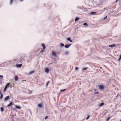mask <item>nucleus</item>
Here are the masks:
<instances>
[{
  "instance_id": "nucleus-1",
  "label": "nucleus",
  "mask_w": 121,
  "mask_h": 121,
  "mask_svg": "<svg viewBox=\"0 0 121 121\" xmlns=\"http://www.w3.org/2000/svg\"><path fill=\"white\" fill-rule=\"evenodd\" d=\"M10 86V83H8L7 84L6 86L4 87L3 91L4 92H5L6 91L7 88L8 87H9V86Z\"/></svg>"
},
{
  "instance_id": "nucleus-2",
  "label": "nucleus",
  "mask_w": 121,
  "mask_h": 121,
  "mask_svg": "<svg viewBox=\"0 0 121 121\" xmlns=\"http://www.w3.org/2000/svg\"><path fill=\"white\" fill-rule=\"evenodd\" d=\"M99 88L101 90H104V87L103 85H99Z\"/></svg>"
},
{
  "instance_id": "nucleus-3",
  "label": "nucleus",
  "mask_w": 121,
  "mask_h": 121,
  "mask_svg": "<svg viewBox=\"0 0 121 121\" xmlns=\"http://www.w3.org/2000/svg\"><path fill=\"white\" fill-rule=\"evenodd\" d=\"M9 65L8 61H7L6 62H4L2 64V66H7Z\"/></svg>"
},
{
  "instance_id": "nucleus-4",
  "label": "nucleus",
  "mask_w": 121,
  "mask_h": 121,
  "mask_svg": "<svg viewBox=\"0 0 121 121\" xmlns=\"http://www.w3.org/2000/svg\"><path fill=\"white\" fill-rule=\"evenodd\" d=\"M52 56H54L55 57H56L57 56L56 53L55 52V51H52Z\"/></svg>"
},
{
  "instance_id": "nucleus-5",
  "label": "nucleus",
  "mask_w": 121,
  "mask_h": 121,
  "mask_svg": "<svg viewBox=\"0 0 121 121\" xmlns=\"http://www.w3.org/2000/svg\"><path fill=\"white\" fill-rule=\"evenodd\" d=\"M22 64H17L16 65V66L17 68H21L22 66Z\"/></svg>"
},
{
  "instance_id": "nucleus-6",
  "label": "nucleus",
  "mask_w": 121,
  "mask_h": 121,
  "mask_svg": "<svg viewBox=\"0 0 121 121\" xmlns=\"http://www.w3.org/2000/svg\"><path fill=\"white\" fill-rule=\"evenodd\" d=\"M71 45V44H65V47L66 48H68Z\"/></svg>"
},
{
  "instance_id": "nucleus-7",
  "label": "nucleus",
  "mask_w": 121,
  "mask_h": 121,
  "mask_svg": "<svg viewBox=\"0 0 121 121\" xmlns=\"http://www.w3.org/2000/svg\"><path fill=\"white\" fill-rule=\"evenodd\" d=\"M45 72L47 73H48L49 71V69L47 68H46L45 69Z\"/></svg>"
},
{
  "instance_id": "nucleus-8",
  "label": "nucleus",
  "mask_w": 121,
  "mask_h": 121,
  "mask_svg": "<svg viewBox=\"0 0 121 121\" xmlns=\"http://www.w3.org/2000/svg\"><path fill=\"white\" fill-rule=\"evenodd\" d=\"M10 98L9 96H8L6 97L4 99V100L5 101H6L8 100Z\"/></svg>"
},
{
  "instance_id": "nucleus-9",
  "label": "nucleus",
  "mask_w": 121,
  "mask_h": 121,
  "mask_svg": "<svg viewBox=\"0 0 121 121\" xmlns=\"http://www.w3.org/2000/svg\"><path fill=\"white\" fill-rule=\"evenodd\" d=\"M116 46V44H115L110 45H109V47L111 48L114 47Z\"/></svg>"
},
{
  "instance_id": "nucleus-10",
  "label": "nucleus",
  "mask_w": 121,
  "mask_h": 121,
  "mask_svg": "<svg viewBox=\"0 0 121 121\" xmlns=\"http://www.w3.org/2000/svg\"><path fill=\"white\" fill-rule=\"evenodd\" d=\"M14 80L15 81H17L18 80V78L17 75H15L14 77Z\"/></svg>"
},
{
  "instance_id": "nucleus-11",
  "label": "nucleus",
  "mask_w": 121,
  "mask_h": 121,
  "mask_svg": "<svg viewBox=\"0 0 121 121\" xmlns=\"http://www.w3.org/2000/svg\"><path fill=\"white\" fill-rule=\"evenodd\" d=\"M41 45L43 48V49H45L46 48L45 45L44 44L42 43L41 44Z\"/></svg>"
},
{
  "instance_id": "nucleus-12",
  "label": "nucleus",
  "mask_w": 121,
  "mask_h": 121,
  "mask_svg": "<svg viewBox=\"0 0 121 121\" xmlns=\"http://www.w3.org/2000/svg\"><path fill=\"white\" fill-rule=\"evenodd\" d=\"M0 99H2L3 97V95L1 92H0Z\"/></svg>"
},
{
  "instance_id": "nucleus-13",
  "label": "nucleus",
  "mask_w": 121,
  "mask_h": 121,
  "mask_svg": "<svg viewBox=\"0 0 121 121\" xmlns=\"http://www.w3.org/2000/svg\"><path fill=\"white\" fill-rule=\"evenodd\" d=\"M67 40L68 41H69L71 42H73V41L71 39V38L70 37L67 38Z\"/></svg>"
},
{
  "instance_id": "nucleus-14",
  "label": "nucleus",
  "mask_w": 121,
  "mask_h": 121,
  "mask_svg": "<svg viewBox=\"0 0 121 121\" xmlns=\"http://www.w3.org/2000/svg\"><path fill=\"white\" fill-rule=\"evenodd\" d=\"M13 104V102H10V103L7 106L8 107H9L11 106Z\"/></svg>"
},
{
  "instance_id": "nucleus-15",
  "label": "nucleus",
  "mask_w": 121,
  "mask_h": 121,
  "mask_svg": "<svg viewBox=\"0 0 121 121\" xmlns=\"http://www.w3.org/2000/svg\"><path fill=\"white\" fill-rule=\"evenodd\" d=\"M104 104V103H101L100 104H99V105L98 106L99 107H101L103 106Z\"/></svg>"
},
{
  "instance_id": "nucleus-16",
  "label": "nucleus",
  "mask_w": 121,
  "mask_h": 121,
  "mask_svg": "<svg viewBox=\"0 0 121 121\" xmlns=\"http://www.w3.org/2000/svg\"><path fill=\"white\" fill-rule=\"evenodd\" d=\"M60 47H62L64 46H65V45L64 43H60Z\"/></svg>"
},
{
  "instance_id": "nucleus-17",
  "label": "nucleus",
  "mask_w": 121,
  "mask_h": 121,
  "mask_svg": "<svg viewBox=\"0 0 121 121\" xmlns=\"http://www.w3.org/2000/svg\"><path fill=\"white\" fill-rule=\"evenodd\" d=\"M38 106L39 108H41L42 106V104H40V103L39 104H38Z\"/></svg>"
},
{
  "instance_id": "nucleus-18",
  "label": "nucleus",
  "mask_w": 121,
  "mask_h": 121,
  "mask_svg": "<svg viewBox=\"0 0 121 121\" xmlns=\"http://www.w3.org/2000/svg\"><path fill=\"white\" fill-rule=\"evenodd\" d=\"M29 59H28L27 60V63H29L30 62V61L31 60V57H29Z\"/></svg>"
},
{
  "instance_id": "nucleus-19",
  "label": "nucleus",
  "mask_w": 121,
  "mask_h": 121,
  "mask_svg": "<svg viewBox=\"0 0 121 121\" xmlns=\"http://www.w3.org/2000/svg\"><path fill=\"white\" fill-rule=\"evenodd\" d=\"M96 13V12H92L90 13L91 15H93L95 14Z\"/></svg>"
},
{
  "instance_id": "nucleus-20",
  "label": "nucleus",
  "mask_w": 121,
  "mask_h": 121,
  "mask_svg": "<svg viewBox=\"0 0 121 121\" xmlns=\"http://www.w3.org/2000/svg\"><path fill=\"white\" fill-rule=\"evenodd\" d=\"M17 109H20L21 108V107L18 106H16L15 107Z\"/></svg>"
},
{
  "instance_id": "nucleus-21",
  "label": "nucleus",
  "mask_w": 121,
  "mask_h": 121,
  "mask_svg": "<svg viewBox=\"0 0 121 121\" xmlns=\"http://www.w3.org/2000/svg\"><path fill=\"white\" fill-rule=\"evenodd\" d=\"M79 18H80L79 17H76V18H75V22H76V21H78V20H79Z\"/></svg>"
},
{
  "instance_id": "nucleus-22",
  "label": "nucleus",
  "mask_w": 121,
  "mask_h": 121,
  "mask_svg": "<svg viewBox=\"0 0 121 121\" xmlns=\"http://www.w3.org/2000/svg\"><path fill=\"white\" fill-rule=\"evenodd\" d=\"M69 53V52L68 51H66L64 53V54L65 55H67Z\"/></svg>"
},
{
  "instance_id": "nucleus-23",
  "label": "nucleus",
  "mask_w": 121,
  "mask_h": 121,
  "mask_svg": "<svg viewBox=\"0 0 121 121\" xmlns=\"http://www.w3.org/2000/svg\"><path fill=\"white\" fill-rule=\"evenodd\" d=\"M0 111L1 112H3L4 111V109L3 107H1L0 108Z\"/></svg>"
},
{
  "instance_id": "nucleus-24",
  "label": "nucleus",
  "mask_w": 121,
  "mask_h": 121,
  "mask_svg": "<svg viewBox=\"0 0 121 121\" xmlns=\"http://www.w3.org/2000/svg\"><path fill=\"white\" fill-rule=\"evenodd\" d=\"M8 63H9V65L10 64H11L13 62V61L12 60H10L9 61H8Z\"/></svg>"
},
{
  "instance_id": "nucleus-25",
  "label": "nucleus",
  "mask_w": 121,
  "mask_h": 121,
  "mask_svg": "<svg viewBox=\"0 0 121 121\" xmlns=\"http://www.w3.org/2000/svg\"><path fill=\"white\" fill-rule=\"evenodd\" d=\"M44 52V50L43 49H41V50L40 52V53H43Z\"/></svg>"
},
{
  "instance_id": "nucleus-26",
  "label": "nucleus",
  "mask_w": 121,
  "mask_h": 121,
  "mask_svg": "<svg viewBox=\"0 0 121 121\" xmlns=\"http://www.w3.org/2000/svg\"><path fill=\"white\" fill-rule=\"evenodd\" d=\"M34 71L33 70V71H31L30 72L29 74H31L33 73H34Z\"/></svg>"
},
{
  "instance_id": "nucleus-27",
  "label": "nucleus",
  "mask_w": 121,
  "mask_h": 121,
  "mask_svg": "<svg viewBox=\"0 0 121 121\" xmlns=\"http://www.w3.org/2000/svg\"><path fill=\"white\" fill-rule=\"evenodd\" d=\"M121 59V54H120L119 55V59L118 60V61H120Z\"/></svg>"
},
{
  "instance_id": "nucleus-28",
  "label": "nucleus",
  "mask_w": 121,
  "mask_h": 121,
  "mask_svg": "<svg viewBox=\"0 0 121 121\" xmlns=\"http://www.w3.org/2000/svg\"><path fill=\"white\" fill-rule=\"evenodd\" d=\"M83 25H84V26H88V24L86 22H85L83 24Z\"/></svg>"
},
{
  "instance_id": "nucleus-29",
  "label": "nucleus",
  "mask_w": 121,
  "mask_h": 121,
  "mask_svg": "<svg viewBox=\"0 0 121 121\" xmlns=\"http://www.w3.org/2000/svg\"><path fill=\"white\" fill-rule=\"evenodd\" d=\"M22 61V62L25 61V59L23 58H21L20 59Z\"/></svg>"
},
{
  "instance_id": "nucleus-30",
  "label": "nucleus",
  "mask_w": 121,
  "mask_h": 121,
  "mask_svg": "<svg viewBox=\"0 0 121 121\" xmlns=\"http://www.w3.org/2000/svg\"><path fill=\"white\" fill-rule=\"evenodd\" d=\"M87 69V67H85L83 68L82 69V70L83 71L85 70H86Z\"/></svg>"
},
{
  "instance_id": "nucleus-31",
  "label": "nucleus",
  "mask_w": 121,
  "mask_h": 121,
  "mask_svg": "<svg viewBox=\"0 0 121 121\" xmlns=\"http://www.w3.org/2000/svg\"><path fill=\"white\" fill-rule=\"evenodd\" d=\"M28 93L29 94H31L32 92V91H30L29 90H28Z\"/></svg>"
},
{
  "instance_id": "nucleus-32",
  "label": "nucleus",
  "mask_w": 121,
  "mask_h": 121,
  "mask_svg": "<svg viewBox=\"0 0 121 121\" xmlns=\"http://www.w3.org/2000/svg\"><path fill=\"white\" fill-rule=\"evenodd\" d=\"M90 115L88 116H87V117L86 118V120H87L88 119L90 118Z\"/></svg>"
},
{
  "instance_id": "nucleus-33",
  "label": "nucleus",
  "mask_w": 121,
  "mask_h": 121,
  "mask_svg": "<svg viewBox=\"0 0 121 121\" xmlns=\"http://www.w3.org/2000/svg\"><path fill=\"white\" fill-rule=\"evenodd\" d=\"M66 90V89H64L61 90H60V92H63V91H65Z\"/></svg>"
},
{
  "instance_id": "nucleus-34",
  "label": "nucleus",
  "mask_w": 121,
  "mask_h": 121,
  "mask_svg": "<svg viewBox=\"0 0 121 121\" xmlns=\"http://www.w3.org/2000/svg\"><path fill=\"white\" fill-rule=\"evenodd\" d=\"M110 117H108L106 119L107 121H109L110 119Z\"/></svg>"
},
{
  "instance_id": "nucleus-35",
  "label": "nucleus",
  "mask_w": 121,
  "mask_h": 121,
  "mask_svg": "<svg viewBox=\"0 0 121 121\" xmlns=\"http://www.w3.org/2000/svg\"><path fill=\"white\" fill-rule=\"evenodd\" d=\"M49 81H48V82H47L46 84L47 86H48V85L49 83Z\"/></svg>"
},
{
  "instance_id": "nucleus-36",
  "label": "nucleus",
  "mask_w": 121,
  "mask_h": 121,
  "mask_svg": "<svg viewBox=\"0 0 121 121\" xmlns=\"http://www.w3.org/2000/svg\"><path fill=\"white\" fill-rule=\"evenodd\" d=\"M3 76L2 75H0V78L3 79Z\"/></svg>"
},
{
  "instance_id": "nucleus-37",
  "label": "nucleus",
  "mask_w": 121,
  "mask_h": 121,
  "mask_svg": "<svg viewBox=\"0 0 121 121\" xmlns=\"http://www.w3.org/2000/svg\"><path fill=\"white\" fill-rule=\"evenodd\" d=\"M3 79L0 78V83H1L2 82Z\"/></svg>"
},
{
  "instance_id": "nucleus-38",
  "label": "nucleus",
  "mask_w": 121,
  "mask_h": 121,
  "mask_svg": "<svg viewBox=\"0 0 121 121\" xmlns=\"http://www.w3.org/2000/svg\"><path fill=\"white\" fill-rule=\"evenodd\" d=\"M13 0H10V4H11L13 2Z\"/></svg>"
},
{
  "instance_id": "nucleus-39",
  "label": "nucleus",
  "mask_w": 121,
  "mask_h": 121,
  "mask_svg": "<svg viewBox=\"0 0 121 121\" xmlns=\"http://www.w3.org/2000/svg\"><path fill=\"white\" fill-rule=\"evenodd\" d=\"M54 112L56 114L58 113V111L56 110H55L54 111Z\"/></svg>"
},
{
  "instance_id": "nucleus-40",
  "label": "nucleus",
  "mask_w": 121,
  "mask_h": 121,
  "mask_svg": "<svg viewBox=\"0 0 121 121\" xmlns=\"http://www.w3.org/2000/svg\"><path fill=\"white\" fill-rule=\"evenodd\" d=\"M107 18V16H106L104 18L103 20H105Z\"/></svg>"
},
{
  "instance_id": "nucleus-41",
  "label": "nucleus",
  "mask_w": 121,
  "mask_h": 121,
  "mask_svg": "<svg viewBox=\"0 0 121 121\" xmlns=\"http://www.w3.org/2000/svg\"><path fill=\"white\" fill-rule=\"evenodd\" d=\"M19 62L20 63H22V61L20 59L19 60Z\"/></svg>"
},
{
  "instance_id": "nucleus-42",
  "label": "nucleus",
  "mask_w": 121,
  "mask_h": 121,
  "mask_svg": "<svg viewBox=\"0 0 121 121\" xmlns=\"http://www.w3.org/2000/svg\"><path fill=\"white\" fill-rule=\"evenodd\" d=\"M84 11H87V8H86L84 9Z\"/></svg>"
},
{
  "instance_id": "nucleus-43",
  "label": "nucleus",
  "mask_w": 121,
  "mask_h": 121,
  "mask_svg": "<svg viewBox=\"0 0 121 121\" xmlns=\"http://www.w3.org/2000/svg\"><path fill=\"white\" fill-rule=\"evenodd\" d=\"M78 69V68L77 67H76L75 69L76 70H77Z\"/></svg>"
},
{
  "instance_id": "nucleus-44",
  "label": "nucleus",
  "mask_w": 121,
  "mask_h": 121,
  "mask_svg": "<svg viewBox=\"0 0 121 121\" xmlns=\"http://www.w3.org/2000/svg\"><path fill=\"white\" fill-rule=\"evenodd\" d=\"M99 92L98 91H97L94 93V94H98L99 93Z\"/></svg>"
},
{
  "instance_id": "nucleus-45",
  "label": "nucleus",
  "mask_w": 121,
  "mask_h": 121,
  "mask_svg": "<svg viewBox=\"0 0 121 121\" xmlns=\"http://www.w3.org/2000/svg\"><path fill=\"white\" fill-rule=\"evenodd\" d=\"M48 117L47 116H46L45 117V119H48Z\"/></svg>"
},
{
  "instance_id": "nucleus-46",
  "label": "nucleus",
  "mask_w": 121,
  "mask_h": 121,
  "mask_svg": "<svg viewBox=\"0 0 121 121\" xmlns=\"http://www.w3.org/2000/svg\"><path fill=\"white\" fill-rule=\"evenodd\" d=\"M65 108H63V110H62V111H65Z\"/></svg>"
},
{
  "instance_id": "nucleus-47",
  "label": "nucleus",
  "mask_w": 121,
  "mask_h": 121,
  "mask_svg": "<svg viewBox=\"0 0 121 121\" xmlns=\"http://www.w3.org/2000/svg\"><path fill=\"white\" fill-rule=\"evenodd\" d=\"M78 8H79V9H82V8H81V7H79V6H78Z\"/></svg>"
},
{
  "instance_id": "nucleus-48",
  "label": "nucleus",
  "mask_w": 121,
  "mask_h": 121,
  "mask_svg": "<svg viewBox=\"0 0 121 121\" xmlns=\"http://www.w3.org/2000/svg\"><path fill=\"white\" fill-rule=\"evenodd\" d=\"M54 64H55L57 63V62H54Z\"/></svg>"
},
{
  "instance_id": "nucleus-49",
  "label": "nucleus",
  "mask_w": 121,
  "mask_h": 121,
  "mask_svg": "<svg viewBox=\"0 0 121 121\" xmlns=\"http://www.w3.org/2000/svg\"><path fill=\"white\" fill-rule=\"evenodd\" d=\"M118 1V0H116V1L115 3H117V2Z\"/></svg>"
},
{
  "instance_id": "nucleus-50",
  "label": "nucleus",
  "mask_w": 121,
  "mask_h": 121,
  "mask_svg": "<svg viewBox=\"0 0 121 121\" xmlns=\"http://www.w3.org/2000/svg\"><path fill=\"white\" fill-rule=\"evenodd\" d=\"M118 94H117V96H116V97H118Z\"/></svg>"
},
{
  "instance_id": "nucleus-51",
  "label": "nucleus",
  "mask_w": 121,
  "mask_h": 121,
  "mask_svg": "<svg viewBox=\"0 0 121 121\" xmlns=\"http://www.w3.org/2000/svg\"><path fill=\"white\" fill-rule=\"evenodd\" d=\"M23 0H20V1H23Z\"/></svg>"
},
{
  "instance_id": "nucleus-52",
  "label": "nucleus",
  "mask_w": 121,
  "mask_h": 121,
  "mask_svg": "<svg viewBox=\"0 0 121 121\" xmlns=\"http://www.w3.org/2000/svg\"><path fill=\"white\" fill-rule=\"evenodd\" d=\"M100 68L101 69H102V67H100Z\"/></svg>"
},
{
  "instance_id": "nucleus-53",
  "label": "nucleus",
  "mask_w": 121,
  "mask_h": 121,
  "mask_svg": "<svg viewBox=\"0 0 121 121\" xmlns=\"http://www.w3.org/2000/svg\"><path fill=\"white\" fill-rule=\"evenodd\" d=\"M120 121H121V119L120 120Z\"/></svg>"
}]
</instances>
